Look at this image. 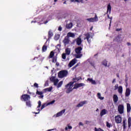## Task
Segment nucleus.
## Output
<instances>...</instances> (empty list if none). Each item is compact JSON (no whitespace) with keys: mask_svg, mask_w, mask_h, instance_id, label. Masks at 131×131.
I'll list each match as a JSON object with an SVG mask.
<instances>
[{"mask_svg":"<svg viewBox=\"0 0 131 131\" xmlns=\"http://www.w3.org/2000/svg\"><path fill=\"white\" fill-rule=\"evenodd\" d=\"M50 80L52 82H53L54 85H57V83L59 82V80L56 78V77H51L50 78Z\"/></svg>","mask_w":131,"mask_h":131,"instance_id":"9d476101","label":"nucleus"},{"mask_svg":"<svg viewBox=\"0 0 131 131\" xmlns=\"http://www.w3.org/2000/svg\"><path fill=\"white\" fill-rule=\"evenodd\" d=\"M62 59H63L64 60H65V59H66V53H63L62 55Z\"/></svg>","mask_w":131,"mask_h":131,"instance_id":"a18cd8bd","label":"nucleus"},{"mask_svg":"<svg viewBox=\"0 0 131 131\" xmlns=\"http://www.w3.org/2000/svg\"><path fill=\"white\" fill-rule=\"evenodd\" d=\"M85 104H88V101L86 100L80 102L78 105H77V107H78V108L82 107V106H83Z\"/></svg>","mask_w":131,"mask_h":131,"instance_id":"2eb2a0df","label":"nucleus"},{"mask_svg":"<svg viewBox=\"0 0 131 131\" xmlns=\"http://www.w3.org/2000/svg\"><path fill=\"white\" fill-rule=\"evenodd\" d=\"M59 38H60V35H59L58 34L56 35L54 37V39L55 40H58V39H59Z\"/></svg>","mask_w":131,"mask_h":131,"instance_id":"58836bf2","label":"nucleus"},{"mask_svg":"<svg viewBox=\"0 0 131 131\" xmlns=\"http://www.w3.org/2000/svg\"><path fill=\"white\" fill-rule=\"evenodd\" d=\"M55 103V100H53L51 101V102H49L47 103V105H52V104H54Z\"/></svg>","mask_w":131,"mask_h":131,"instance_id":"de8ad7c7","label":"nucleus"},{"mask_svg":"<svg viewBox=\"0 0 131 131\" xmlns=\"http://www.w3.org/2000/svg\"><path fill=\"white\" fill-rule=\"evenodd\" d=\"M53 35H54V34H53V32L52 31V30H50L49 31V37H52Z\"/></svg>","mask_w":131,"mask_h":131,"instance_id":"f704fd0d","label":"nucleus"},{"mask_svg":"<svg viewBox=\"0 0 131 131\" xmlns=\"http://www.w3.org/2000/svg\"><path fill=\"white\" fill-rule=\"evenodd\" d=\"M130 95V90L129 88H127L125 91V97H128Z\"/></svg>","mask_w":131,"mask_h":131,"instance_id":"b1692460","label":"nucleus"},{"mask_svg":"<svg viewBox=\"0 0 131 131\" xmlns=\"http://www.w3.org/2000/svg\"><path fill=\"white\" fill-rule=\"evenodd\" d=\"M118 92L119 94L122 95V93L123 92V88H122V86H119V88H118Z\"/></svg>","mask_w":131,"mask_h":131,"instance_id":"5701e85b","label":"nucleus"},{"mask_svg":"<svg viewBox=\"0 0 131 131\" xmlns=\"http://www.w3.org/2000/svg\"><path fill=\"white\" fill-rule=\"evenodd\" d=\"M62 27H61V26H60L58 27V31H62Z\"/></svg>","mask_w":131,"mask_h":131,"instance_id":"8fccbe9b","label":"nucleus"},{"mask_svg":"<svg viewBox=\"0 0 131 131\" xmlns=\"http://www.w3.org/2000/svg\"><path fill=\"white\" fill-rule=\"evenodd\" d=\"M113 101L114 103H117L118 102V96L116 95L113 96Z\"/></svg>","mask_w":131,"mask_h":131,"instance_id":"393cba45","label":"nucleus"},{"mask_svg":"<svg viewBox=\"0 0 131 131\" xmlns=\"http://www.w3.org/2000/svg\"><path fill=\"white\" fill-rule=\"evenodd\" d=\"M65 130H68V126H66L64 128Z\"/></svg>","mask_w":131,"mask_h":131,"instance_id":"4d7b16f0","label":"nucleus"},{"mask_svg":"<svg viewBox=\"0 0 131 131\" xmlns=\"http://www.w3.org/2000/svg\"><path fill=\"white\" fill-rule=\"evenodd\" d=\"M118 111L120 114H123L124 112V106L123 104H120L118 107Z\"/></svg>","mask_w":131,"mask_h":131,"instance_id":"39448f33","label":"nucleus"},{"mask_svg":"<svg viewBox=\"0 0 131 131\" xmlns=\"http://www.w3.org/2000/svg\"><path fill=\"white\" fill-rule=\"evenodd\" d=\"M21 100L22 101H29V100H30V96L27 95V94H24L21 96Z\"/></svg>","mask_w":131,"mask_h":131,"instance_id":"6e6552de","label":"nucleus"},{"mask_svg":"<svg viewBox=\"0 0 131 131\" xmlns=\"http://www.w3.org/2000/svg\"><path fill=\"white\" fill-rule=\"evenodd\" d=\"M79 125H81V126H83V124L82 122H79Z\"/></svg>","mask_w":131,"mask_h":131,"instance_id":"5fc2aeb1","label":"nucleus"},{"mask_svg":"<svg viewBox=\"0 0 131 131\" xmlns=\"http://www.w3.org/2000/svg\"><path fill=\"white\" fill-rule=\"evenodd\" d=\"M122 124L123 129H125L126 128V120L124 119L123 120Z\"/></svg>","mask_w":131,"mask_h":131,"instance_id":"cd10ccee","label":"nucleus"},{"mask_svg":"<svg viewBox=\"0 0 131 131\" xmlns=\"http://www.w3.org/2000/svg\"><path fill=\"white\" fill-rule=\"evenodd\" d=\"M62 84H63V81L59 82L58 84L57 83V85L55 86H57V89H59V88H61V86H62Z\"/></svg>","mask_w":131,"mask_h":131,"instance_id":"7c9ffc66","label":"nucleus"},{"mask_svg":"<svg viewBox=\"0 0 131 131\" xmlns=\"http://www.w3.org/2000/svg\"><path fill=\"white\" fill-rule=\"evenodd\" d=\"M67 74H68V71L66 70L61 71L58 73V77L59 78H63V77L67 76Z\"/></svg>","mask_w":131,"mask_h":131,"instance_id":"7ed1b4c3","label":"nucleus"},{"mask_svg":"<svg viewBox=\"0 0 131 131\" xmlns=\"http://www.w3.org/2000/svg\"><path fill=\"white\" fill-rule=\"evenodd\" d=\"M107 110H106V109H103L101 111V112H100V116H101V117L102 116H104V115H105V114H107Z\"/></svg>","mask_w":131,"mask_h":131,"instance_id":"4be33fe9","label":"nucleus"},{"mask_svg":"<svg viewBox=\"0 0 131 131\" xmlns=\"http://www.w3.org/2000/svg\"><path fill=\"white\" fill-rule=\"evenodd\" d=\"M45 90L46 91H47V92H51L52 90H53V87L51 86V87L47 88Z\"/></svg>","mask_w":131,"mask_h":131,"instance_id":"ea45409f","label":"nucleus"},{"mask_svg":"<svg viewBox=\"0 0 131 131\" xmlns=\"http://www.w3.org/2000/svg\"><path fill=\"white\" fill-rule=\"evenodd\" d=\"M131 126V117H129L128 118V127H130Z\"/></svg>","mask_w":131,"mask_h":131,"instance_id":"72a5a7b5","label":"nucleus"},{"mask_svg":"<svg viewBox=\"0 0 131 131\" xmlns=\"http://www.w3.org/2000/svg\"><path fill=\"white\" fill-rule=\"evenodd\" d=\"M69 41H70V40H69V38H68V37H65V38L63 40V42L65 45V46L68 45V43H69Z\"/></svg>","mask_w":131,"mask_h":131,"instance_id":"a211bd4d","label":"nucleus"},{"mask_svg":"<svg viewBox=\"0 0 131 131\" xmlns=\"http://www.w3.org/2000/svg\"><path fill=\"white\" fill-rule=\"evenodd\" d=\"M73 27V24H72V23H70L69 24H67L66 26V28H67V29H71V28H72V27Z\"/></svg>","mask_w":131,"mask_h":131,"instance_id":"412c9836","label":"nucleus"},{"mask_svg":"<svg viewBox=\"0 0 131 131\" xmlns=\"http://www.w3.org/2000/svg\"><path fill=\"white\" fill-rule=\"evenodd\" d=\"M80 79H81V78L80 77H75V78H73V82H76L77 81H78V80H79Z\"/></svg>","mask_w":131,"mask_h":131,"instance_id":"c85d7f7f","label":"nucleus"},{"mask_svg":"<svg viewBox=\"0 0 131 131\" xmlns=\"http://www.w3.org/2000/svg\"><path fill=\"white\" fill-rule=\"evenodd\" d=\"M72 70H74L75 69V67H74L73 68H72Z\"/></svg>","mask_w":131,"mask_h":131,"instance_id":"680f3d73","label":"nucleus"},{"mask_svg":"<svg viewBox=\"0 0 131 131\" xmlns=\"http://www.w3.org/2000/svg\"><path fill=\"white\" fill-rule=\"evenodd\" d=\"M110 19H111V20H112V17H110Z\"/></svg>","mask_w":131,"mask_h":131,"instance_id":"774afa93","label":"nucleus"},{"mask_svg":"<svg viewBox=\"0 0 131 131\" xmlns=\"http://www.w3.org/2000/svg\"><path fill=\"white\" fill-rule=\"evenodd\" d=\"M106 126H107V127H110L111 126V124L110 123H109V122H106Z\"/></svg>","mask_w":131,"mask_h":131,"instance_id":"09e8293b","label":"nucleus"},{"mask_svg":"<svg viewBox=\"0 0 131 131\" xmlns=\"http://www.w3.org/2000/svg\"><path fill=\"white\" fill-rule=\"evenodd\" d=\"M115 82V79H114L113 80L112 83H114Z\"/></svg>","mask_w":131,"mask_h":131,"instance_id":"052dcab7","label":"nucleus"},{"mask_svg":"<svg viewBox=\"0 0 131 131\" xmlns=\"http://www.w3.org/2000/svg\"><path fill=\"white\" fill-rule=\"evenodd\" d=\"M115 121L117 124L121 123L122 118L120 115L116 116L115 117Z\"/></svg>","mask_w":131,"mask_h":131,"instance_id":"0eeeda50","label":"nucleus"},{"mask_svg":"<svg viewBox=\"0 0 131 131\" xmlns=\"http://www.w3.org/2000/svg\"><path fill=\"white\" fill-rule=\"evenodd\" d=\"M121 30V29H116V31H120Z\"/></svg>","mask_w":131,"mask_h":131,"instance_id":"13d9d810","label":"nucleus"},{"mask_svg":"<svg viewBox=\"0 0 131 131\" xmlns=\"http://www.w3.org/2000/svg\"><path fill=\"white\" fill-rule=\"evenodd\" d=\"M71 52V50L70 48H67L66 49V55H70V53Z\"/></svg>","mask_w":131,"mask_h":131,"instance_id":"c756f323","label":"nucleus"},{"mask_svg":"<svg viewBox=\"0 0 131 131\" xmlns=\"http://www.w3.org/2000/svg\"><path fill=\"white\" fill-rule=\"evenodd\" d=\"M39 21H40V23H39ZM42 21H43V20H40L39 18H36V20L35 21H32L31 23H36V22H37L38 24H39V25H40L41 24H47V23H48V21H46V22H42Z\"/></svg>","mask_w":131,"mask_h":131,"instance_id":"1a4fd4ad","label":"nucleus"},{"mask_svg":"<svg viewBox=\"0 0 131 131\" xmlns=\"http://www.w3.org/2000/svg\"><path fill=\"white\" fill-rule=\"evenodd\" d=\"M56 61H57V58H54L53 59V60H52V62H53V63H55V62H56Z\"/></svg>","mask_w":131,"mask_h":131,"instance_id":"864d4df0","label":"nucleus"},{"mask_svg":"<svg viewBox=\"0 0 131 131\" xmlns=\"http://www.w3.org/2000/svg\"><path fill=\"white\" fill-rule=\"evenodd\" d=\"M107 13H109V14L111 13V5L110 4L107 5Z\"/></svg>","mask_w":131,"mask_h":131,"instance_id":"a878e982","label":"nucleus"},{"mask_svg":"<svg viewBox=\"0 0 131 131\" xmlns=\"http://www.w3.org/2000/svg\"><path fill=\"white\" fill-rule=\"evenodd\" d=\"M65 111H66V110H63L57 113L56 115H54V116H55V117H60V116H62V115L65 113Z\"/></svg>","mask_w":131,"mask_h":131,"instance_id":"ddd939ff","label":"nucleus"},{"mask_svg":"<svg viewBox=\"0 0 131 131\" xmlns=\"http://www.w3.org/2000/svg\"><path fill=\"white\" fill-rule=\"evenodd\" d=\"M97 96V98L99 99V100H104V97H102V95H101V93H98Z\"/></svg>","mask_w":131,"mask_h":131,"instance_id":"bb28decb","label":"nucleus"},{"mask_svg":"<svg viewBox=\"0 0 131 131\" xmlns=\"http://www.w3.org/2000/svg\"><path fill=\"white\" fill-rule=\"evenodd\" d=\"M84 85H85V84H84L83 83H77L74 86V89L76 90V89H78V88H81V86H84Z\"/></svg>","mask_w":131,"mask_h":131,"instance_id":"4468645a","label":"nucleus"},{"mask_svg":"<svg viewBox=\"0 0 131 131\" xmlns=\"http://www.w3.org/2000/svg\"><path fill=\"white\" fill-rule=\"evenodd\" d=\"M47 46L43 45V46L42 48V52H46V51H47Z\"/></svg>","mask_w":131,"mask_h":131,"instance_id":"c9c22d12","label":"nucleus"},{"mask_svg":"<svg viewBox=\"0 0 131 131\" xmlns=\"http://www.w3.org/2000/svg\"><path fill=\"white\" fill-rule=\"evenodd\" d=\"M39 98H40V99H42V98H43V96L42 95V94L41 95H40V96H39Z\"/></svg>","mask_w":131,"mask_h":131,"instance_id":"6e6d98bb","label":"nucleus"},{"mask_svg":"<svg viewBox=\"0 0 131 131\" xmlns=\"http://www.w3.org/2000/svg\"><path fill=\"white\" fill-rule=\"evenodd\" d=\"M110 26H111V20L110 23Z\"/></svg>","mask_w":131,"mask_h":131,"instance_id":"0e129e2a","label":"nucleus"},{"mask_svg":"<svg viewBox=\"0 0 131 131\" xmlns=\"http://www.w3.org/2000/svg\"><path fill=\"white\" fill-rule=\"evenodd\" d=\"M58 2V0H54V2H55V3H56V2Z\"/></svg>","mask_w":131,"mask_h":131,"instance_id":"69168bd1","label":"nucleus"},{"mask_svg":"<svg viewBox=\"0 0 131 131\" xmlns=\"http://www.w3.org/2000/svg\"><path fill=\"white\" fill-rule=\"evenodd\" d=\"M99 20V18H98V16H97V14L95 15V17L93 18H87L86 21H88V22H98Z\"/></svg>","mask_w":131,"mask_h":131,"instance_id":"423d86ee","label":"nucleus"},{"mask_svg":"<svg viewBox=\"0 0 131 131\" xmlns=\"http://www.w3.org/2000/svg\"><path fill=\"white\" fill-rule=\"evenodd\" d=\"M119 86H118V84H116L114 86V90L116 91V90H118V88Z\"/></svg>","mask_w":131,"mask_h":131,"instance_id":"c03bdc74","label":"nucleus"},{"mask_svg":"<svg viewBox=\"0 0 131 131\" xmlns=\"http://www.w3.org/2000/svg\"><path fill=\"white\" fill-rule=\"evenodd\" d=\"M38 105L37 106V108H36L37 111H38V112L37 113H35V114H39V111H40V110L39 109V108H40V106H41V101H39L38 102Z\"/></svg>","mask_w":131,"mask_h":131,"instance_id":"dca6fc26","label":"nucleus"},{"mask_svg":"<svg viewBox=\"0 0 131 131\" xmlns=\"http://www.w3.org/2000/svg\"><path fill=\"white\" fill-rule=\"evenodd\" d=\"M68 129H72V126L68 125Z\"/></svg>","mask_w":131,"mask_h":131,"instance_id":"603ef678","label":"nucleus"},{"mask_svg":"<svg viewBox=\"0 0 131 131\" xmlns=\"http://www.w3.org/2000/svg\"><path fill=\"white\" fill-rule=\"evenodd\" d=\"M67 37L68 38H69V37H72L73 38H74L75 37V34L72 32H69L67 34Z\"/></svg>","mask_w":131,"mask_h":131,"instance_id":"f3484780","label":"nucleus"},{"mask_svg":"<svg viewBox=\"0 0 131 131\" xmlns=\"http://www.w3.org/2000/svg\"><path fill=\"white\" fill-rule=\"evenodd\" d=\"M107 60H103L102 62V64L104 65V66H105V67H107Z\"/></svg>","mask_w":131,"mask_h":131,"instance_id":"e433bc0d","label":"nucleus"},{"mask_svg":"<svg viewBox=\"0 0 131 131\" xmlns=\"http://www.w3.org/2000/svg\"><path fill=\"white\" fill-rule=\"evenodd\" d=\"M26 105L28 107H31V103L29 101L26 102Z\"/></svg>","mask_w":131,"mask_h":131,"instance_id":"a19ab883","label":"nucleus"},{"mask_svg":"<svg viewBox=\"0 0 131 131\" xmlns=\"http://www.w3.org/2000/svg\"><path fill=\"white\" fill-rule=\"evenodd\" d=\"M127 46H131V44L129 42H127Z\"/></svg>","mask_w":131,"mask_h":131,"instance_id":"bf43d9fd","label":"nucleus"},{"mask_svg":"<svg viewBox=\"0 0 131 131\" xmlns=\"http://www.w3.org/2000/svg\"><path fill=\"white\" fill-rule=\"evenodd\" d=\"M85 36L89 43L92 42V40H93V36H94V34L92 33H88L85 35Z\"/></svg>","mask_w":131,"mask_h":131,"instance_id":"20e7f679","label":"nucleus"},{"mask_svg":"<svg viewBox=\"0 0 131 131\" xmlns=\"http://www.w3.org/2000/svg\"><path fill=\"white\" fill-rule=\"evenodd\" d=\"M47 106H49V105L46 103L43 104L41 107V110H42V109H43L45 107H47Z\"/></svg>","mask_w":131,"mask_h":131,"instance_id":"4c0bfd02","label":"nucleus"},{"mask_svg":"<svg viewBox=\"0 0 131 131\" xmlns=\"http://www.w3.org/2000/svg\"><path fill=\"white\" fill-rule=\"evenodd\" d=\"M96 112H98L99 111V108H97L96 110Z\"/></svg>","mask_w":131,"mask_h":131,"instance_id":"338daca9","label":"nucleus"},{"mask_svg":"<svg viewBox=\"0 0 131 131\" xmlns=\"http://www.w3.org/2000/svg\"><path fill=\"white\" fill-rule=\"evenodd\" d=\"M95 131H104L102 128H97L96 127L95 128Z\"/></svg>","mask_w":131,"mask_h":131,"instance_id":"37998d69","label":"nucleus"},{"mask_svg":"<svg viewBox=\"0 0 131 131\" xmlns=\"http://www.w3.org/2000/svg\"><path fill=\"white\" fill-rule=\"evenodd\" d=\"M82 50V48H81V47H78L76 48L75 49V52L76 53V54L75 55L76 58H79L82 57V54H81Z\"/></svg>","mask_w":131,"mask_h":131,"instance_id":"f03ea898","label":"nucleus"},{"mask_svg":"<svg viewBox=\"0 0 131 131\" xmlns=\"http://www.w3.org/2000/svg\"><path fill=\"white\" fill-rule=\"evenodd\" d=\"M77 45L78 46H80L81 45L82 40H81V38H80V36H79L77 39L76 40Z\"/></svg>","mask_w":131,"mask_h":131,"instance_id":"aec40b11","label":"nucleus"},{"mask_svg":"<svg viewBox=\"0 0 131 131\" xmlns=\"http://www.w3.org/2000/svg\"><path fill=\"white\" fill-rule=\"evenodd\" d=\"M77 66H78V64L76 65L74 67H75V68H76V67H77Z\"/></svg>","mask_w":131,"mask_h":131,"instance_id":"e2e57ef3","label":"nucleus"},{"mask_svg":"<svg viewBox=\"0 0 131 131\" xmlns=\"http://www.w3.org/2000/svg\"><path fill=\"white\" fill-rule=\"evenodd\" d=\"M34 86H35V88H38V84L36 83H35L34 84Z\"/></svg>","mask_w":131,"mask_h":131,"instance_id":"3c124183","label":"nucleus"},{"mask_svg":"<svg viewBox=\"0 0 131 131\" xmlns=\"http://www.w3.org/2000/svg\"><path fill=\"white\" fill-rule=\"evenodd\" d=\"M87 81H89V82H91L92 84L96 85L97 84V82H96V81L93 79V78H88L87 79Z\"/></svg>","mask_w":131,"mask_h":131,"instance_id":"6ab92c4d","label":"nucleus"},{"mask_svg":"<svg viewBox=\"0 0 131 131\" xmlns=\"http://www.w3.org/2000/svg\"><path fill=\"white\" fill-rule=\"evenodd\" d=\"M73 82H71L66 85V90L67 94H69L71 92H72L73 90H75L73 87Z\"/></svg>","mask_w":131,"mask_h":131,"instance_id":"f257e3e1","label":"nucleus"},{"mask_svg":"<svg viewBox=\"0 0 131 131\" xmlns=\"http://www.w3.org/2000/svg\"><path fill=\"white\" fill-rule=\"evenodd\" d=\"M76 61H77V60H76V59H75V58H74L72 60H71L68 64L69 68H71V67H72V66H73L74 64H75L76 63Z\"/></svg>","mask_w":131,"mask_h":131,"instance_id":"9b49d317","label":"nucleus"},{"mask_svg":"<svg viewBox=\"0 0 131 131\" xmlns=\"http://www.w3.org/2000/svg\"><path fill=\"white\" fill-rule=\"evenodd\" d=\"M54 52L52 51L50 53V56H49V58H53L54 57Z\"/></svg>","mask_w":131,"mask_h":131,"instance_id":"79ce46f5","label":"nucleus"},{"mask_svg":"<svg viewBox=\"0 0 131 131\" xmlns=\"http://www.w3.org/2000/svg\"><path fill=\"white\" fill-rule=\"evenodd\" d=\"M71 2H76L77 3H80L81 4H83V3H84V2L83 1V0H70Z\"/></svg>","mask_w":131,"mask_h":131,"instance_id":"473e14b6","label":"nucleus"},{"mask_svg":"<svg viewBox=\"0 0 131 131\" xmlns=\"http://www.w3.org/2000/svg\"><path fill=\"white\" fill-rule=\"evenodd\" d=\"M36 94H37L38 95H41L43 94V93H42V92L37 91Z\"/></svg>","mask_w":131,"mask_h":131,"instance_id":"49530a36","label":"nucleus"},{"mask_svg":"<svg viewBox=\"0 0 131 131\" xmlns=\"http://www.w3.org/2000/svg\"><path fill=\"white\" fill-rule=\"evenodd\" d=\"M131 107L129 103H127V112H130Z\"/></svg>","mask_w":131,"mask_h":131,"instance_id":"2f4dec72","label":"nucleus"},{"mask_svg":"<svg viewBox=\"0 0 131 131\" xmlns=\"http://www.w3.org/2000/svg\"><path fill=\"white\" fill-rule=\"evenodd\" d=\"M123 40V38L121 36H118L114 39V41H117V42H121Z\"/></svg>","mask_w":131,"mask_h":131,"instance_id":"f8f14e48","label":"nucleus"}]
</instances>
